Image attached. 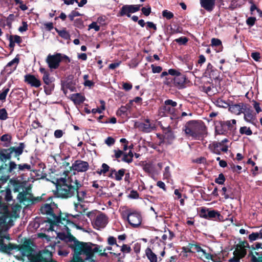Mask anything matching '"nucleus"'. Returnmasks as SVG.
<instances>
[{
	"label": "nucleus",
	"instance_id": "69168bd1",
	"mask_svg": "<svg viewBox=\"0 0 262 262\" xmlns=\"http://www.w3.org/2000/svg\"><path fill=\"white\" fill-rule=\"evenodd\" d=\"M194 162L198 163H204L205 162V159L204 157H200L193 160Z\"/></svg>",
	"mask_w": 262,
	"mask_h": 262
},
{
	"label": "nucleus",
	"instance_id": "39448f33",
	"mask_svg": "<svg viewBox=\"0 0 262 262\" xmlns=\"http://www.w3.org/2000/svg\"><path fill=\"white\" fill-rule=\"evenodd\" d=\"M186 76L181 73H178L173 79L167 78L164 83L166 84H169L173 80V83L177 87L182 88L186 82Z\"/></svg>",
	"mask_w": 262,
	"mask_h": 262
},
{
	"label": "nucleus",
	"instance_id": "4468645a",
	"mask_svg": "<svg viewBox=\"0 0 262 262\" xmlns=\"http://www.w3.org/2000/svg\"><path fill=\"white\" fill-rule=\"evenodd\" d=\"M244 110L243 103L233 104L229 106V111L236 115L243 113Z\"/></svg>",
	"mask_w": 262,
	"mask_h": 262
},
{
	"label": "nucleus",
	"instance_id": "864d4df0",
	"mask_svg": "<svg viewBox=\"0 0 262 262\" xmlns=\"http://www.w3.org/2000/svg\"><path fill=\"white\" fill-rule=\"evenodd\" d=\"M28 29V25L26 22H23V26L20 27L18 29V30L20 32H24L26 31Z\"/></svg>",
	"mask_w": 262,
	"mask_h": 262
},
{
	"label": "nucleus",
	"instance_id": "c9c22d12",
	"mask_svg": "<svg viewBox=\"0 0 262 262\" xmlns=\"http://www.w3.org/2000/svg\"><path fill=\"white\" fill-rule=\"evenodd\" d=\"M58 33L61 37L65 39H68L70 37L69 34L66 30H61Z\"/></svg>",
	"mask_w": 262,
	"mask_h": 262
},
{
	"label": "nucleus",
	"instance_id": "6e6d98bb",
	"mask_svg": "<svg viewBox=\"0 0 262 262\" xmlns=\"http://www.w3.org/2000/svg\"><path fill=\"white\" fill-rule=\"evenodd\" d=\"M115 157L116 158L118 159L123 155V152L121 150H115Z\"/></svg>",
	"mask_w": 262,
	"mask_h": 262
},
{
	"label": "nucleus",
	"instance_id": "aec40b11",
	"mask_svg": "<svg viewBox=\"0 0 262 262\" xmlns=\"http://www.w3.org/2000/svg\"><path fill=\"white\" fill-rule=\"evenodd\" d=\"M3 195L7 201H10L12 200L11 192L10 189H6L5 190L1 191Z\"/></svg>",
	"mask_w": 262,
	"mask_h": 262
},
{
	"label": "nucleus",
	"instance_id": "b1692460",
	"mask_svg": "<svg viewBox=\"0 0 262 262\" xmlns=\"http://www.w3.org/2000/svg\"><path fill=\"white\" fill-rule=\"evenodd\" d=\"M216 105L219 107L224 108H226L229 106V104L221 98H219L216 101Z\"/></svg>",
	"mask_w": 262,
	"mask_h": 262
},
{
	"label": "nucleus",
	"instance_id": "a18cd8bd",
	"mask_svg": "<svg viewBox=\"0 0 262 262\" xmlns=\"http://www.w3.org/2000/svg\"><path fill=\"white\" fill-rule=\"evenodd\" d=\"M142 12L145 16H148L151 12V9L150 7L145 8L143 7L141 9Z\"/></svg>",
	"mask_w": 262,
	"mask_h": 262
},
{
	"label": "nucleus",
	"instance_id": "49530a36",
	"mask_svg": "<svg viewBox=\"0 0 262 262\" xmlns=\"http://www.w3.org/2000/svg\"><path fill=\"white\" fill-rule=\"evenodd\" d=\"M8 166L7 164H3L0 166V173L4 174L6 173L7 169H8Z\"/></svg>",
	"mask_w": 262,
	"mask_h": 262
},
{
	"label": "nucleus",
	"instance_id": "1a4fd4ad",
	"mask_svg": "<svg viewBox=\"0 0 262 262\" xmlns=\"http://www.w3.org/2000/svg\"><path fill=\"white\" fill-rule=\"evenodd\" d=\"M139 129L145 133L150 132L155 128V125L150 122L148 119L145 120L144 123H141L138 126Z\"/></svg>",
	"mask_w": 262,
	"mask_h": 262
},
{
	"label": "nucleus",
	"instance_id": "3c124183",
	"mask_svg": "<svg viewBox=\"0 0 262 262\" xmlns=\"http://www.w3.org/2000/svg\"><path fill=\"white\" fill-rule=\"evenodd\" d=\"M90 29H94L95 31H98L100 30V27L98 26L95 22L92 23L89 25Z\"/></svg>",
	"mask_w": 262,
	"mask_h": 262
},
{
	"label": "nucleus",
	"instance_id": "f257e3e1",
	"mask_svg": "<svg viewBox=\"0 0 262 262\" xmlns=\"http://www.w3.org/2000/svg\"><path fill=\"white\" fill-rule=\"evenodd\" d=\"M81 187L74 175L67 178H60L57 180L56 183V195L57 197L68 198L75 194L76 189Z\"/></svg>",
	"mask_w": 262,
	"mask_h": 262
},
{
	"label": "nucleus",
	"instance_id": "6ab92c4d",
	"mask_svg": "<svg viewBox=\"0 0 262 262\" xmlns=\"http://www.w3.org/2000/svg\"><path fill=\"white\" fill-rule=\"evenodd\" d=\"M74 205L75 211L78 213L84 212L86 210L85 205L84 204H81L80 203H75Z\"/></svg>",
	"mask_w": 262,
	"mask_h": 262
},
{
	"label": "nucleus",
	"instance_id": "20e7f679",
	"mask_svg": "<svg viewBox=\"0 0 262 262\" xmlns=\"http://www.w3.org/2000/svg\"><path fill=\"white\" fill-rule=\"evenodd\" d=\"M17 198L19 200L20 204L24 205L25 207L34 204L40 200V198L39 197H33L32 194L28 190L19 192L18 194Z\"/></svg>",
	"mask_w": 262,
	"mask_h": 262
},
{
	"label": "nucleus",
	"instance_id": "09e8293b",
	"mask_svg": "<svg viewBox=\"0 0 262 262\" xmlns=\"http://www.w3.org/2000/svg\"><path fill=\"white\" fill-rule=\"evenodd\" d=\"M11 136L8 134H5L1 137V140L2 141H10Z\"/></svg>",
	"mask_w": 262,
	"mask_h": 262
},
{
	"label": "nucleus",
	"instance_id": "a878e982",
	"mask_svg": "<svg viewBox=\"0 0 262 262\" xmlns=\"http://www.w3.org/2000/svg\"><path fill=\"white\" fill-rule=\"evenodd\" d=\"M17 165L14 162H10L9 164V166L8 169H7L6 173H11L16 168Z\"/></svg>",
	"mask_w": 262,
	"mask_h": 262
},
{
	"label": "nucleus",
	"instance_id": "393cba45",
	"mask_svg": "<svg viewBox=\"0 0 262 262\" xmlns=\"http://www.w3.org/2000/svg\"><path fill=\"white\" fill-rule=\"evenodd\" d=\"M239 132L242 134H246L247 135H251L252 134V130L249 127L246 126L242 127Z\"/></svg>",
	"mask_w": 262,
	"mask_h": 262
},
{
	"label": "nucleus",
	"instance_id": "cd10ccee",
	"mask_svg": "<svg viewBox=\"0 0 262 262\" xmlns=\"http://www.w3.org/2000/svg\"><path fill=\"white\" fill-rule=\"evenodd\" d=\"M162 15L168 19H170L173 17V13L167 10H164L162 12Z\"/></svg>",
	"mask_w": 262,
	"mask_h": 262
},
{
	"label": "nucleus",
	"instance_id": "2eb2a0df",
	"mask_svg": "<svg viewBox=\"0 0 262 262\" xmlns=\"http://www.w3.org/2000/svg\"><path fill=\"white\" fill-rule=\"evenodd\" d=\"M163 110L164 111V112L167 114H169L170 115H172L170 117V119H173L174 118H177V117L174 115L175 112V108L174 107H172L170 106H168L167 105H165V106H163ZM167 119H169V118H167Z\"/></svg>",
	"mask_w": 262,
	"mask_h": 262
},
{
	"label": "nucleus",
	"instance_id": "58836bf2",
	"mask_svg": "<svg viewBox=\"0 0 262 262\" xmlns=\"http://www.w3.org/2000/svg\"><path fill=\"white\" fill-rule=\"evenodd\" d=\"M10 38L11 40L14 41V42H16L17 43H19L21 42V39L20 36L17 35L10 36Z\"/></svg>",
	"mask_w": 262,
	"mask_h": 262
},
{
	"label": "nucleus",
	"instance_id": "37998d69",
	"mask_svg": "<svg viewBox=\"0 0 262 262\" xmlns=\"http://www.w3.org/2000/svg\"><path fill=\"white\" fill-rule=\"evenodd\" d=\"M151 68H152V72L154 73H160L162 70V68L160 66H155L154 65L152 64Z\"/></svg>",
	"mask_w": 262,
	"mask_h": 262
},
{
	"label": "nucleus",
	"instance_id": "a211bd4d",
	"mask_svg": "<svg viewBox=\"0 0 262 262\" xmlns=\"http://www.w3.org/2000/svg\"><path fill=\"white\" fill-rule=\"evenodd\" d=\"M9 159H10V157L7 151V149L0 150V160L5 162L7 160Z\"/></svg>",
	"mask_w": 262,
	"mask_h": 262
},
{
	"label": "nucleus",
	"instance_id": "f03ea898",
	"mask_svg": "<svg viewBox=\"0 0 262 262\" xmlns=\"http://www.w3.org/2000/svg\"><path fill=\"white\" fill-rule=\"evenodd\" d=\"M206 127L201 121L192 120L187 122L183 130L187 137L199 139L205 133Z\"/></svg>",
	"mask_w": 262,
	"mask_h": 262
},
{
	"label": "nucleus",
	"instance_id": "052dcab7",
	"mask_svg": "<svg viewBox=\"0 0 262 262\" xmlns=\"http://www.w3.org/2000/svg\"><path fill=\"white\" fill-rule=\"evenodd\" d=\"M129 196L130 198L137 199L139 197V194L137 191L133 190L130 192Z\"/></svg>",
	"mask_w": 262,
	"mask_h": 262
},
{
	"label": "nucleus",
	"instance_id": "6e6552de",
	"mask_svg": "<svg viewBox=\"0 0 262 262\" xmlns=\"http://www.w3.org/2000/svg\"><path fill=\"white\" fill-rule=\"evenodd\" d=\"M24 148V143H20L18 147H11L7 149V151L10 155V158L12 156L18 157L23 153Z\"/></svg>",
	"mask_w": 262,
	"mask_h": 262
},
{
	"label": "nucleus",
	"instance_id": "680f3d73",
	"mask_svg": "<svg viewBox=\"0 0 262 262\" xmlns=\"http://www.w3.org/2000/svg\"><path fill=\"white\" fill-rule=\"evenodd\" d=\"M123 88L125 90L129 91L132 89V85L128 83H124L123 84Z\"/></svg>",
	"mask_w": 262,
	"mask_h": 262
},
{
	"label": "nucleus",
	"instance_id": "f8f14e48",
	"mask_svg": "<svg viewBox=\"0 0 262 262\" xmlns=\"http://www.w3.org/2000/svg\"><path fill=\"white\" fill-rule=\"evenodd\" d=\"M201 6L208 11L212 10L214 5L215 0H200Z\"/></svg>",
	"mask_w": 262,
	"mask_h": 262
},
{
	"label": "nucleus",
	"instance_id": "423d86ee",
	"mask_svg": "<svg viewBox=\"0 0 262 262\" xmlns=\"http://www.w3.org/2000/svg\"><path fill=\"white\" fill-rule=\"evenodd\" d=\"M140 5H124L121 9L120 13V15H127L128 17H130V13L136 12L140 10Z\"/></svg>",
	"mask_w": 262,
	"mask_h": 262
},
{
	"label": "nucleus",
	"instance_id": "5fc2aeb1",
	"mask_svg": "<svg viewBox=\"0 0 262 262\" xmlns=\"http://www.w3.org/2000/svg\"><path fill=\"white\" fill-rule=\"evenodd\" d=\"M115 142L114 139L112 137H108L105 141V143L108 146L112 145Z\"/></svg>",
	"mask_w": 262,
	"mask_h": 262
},
{
	"label": "nucleus",
	"instance_id": "5701e85b",
	"mask_svg": "<svg viewBox=\"0 0 262 262\" xmlns=\"http://www.w3.org/2000/svg\"><path fill=\"white\" fill-rule=\"evenodd\" d=\"M124 173L125 169H120L119 171L115 172V173L114 174L115 180L117 181L121 180Z\"/></svg>",
	"mask_w": 262,
	"mask_h": 262
},
{
	"label": "nucleus",
	"instance_id": "f704fd0d",
	"mask_svg": "<svg viewBox=\"0 0 262 262\" xmlns=\"http://www.w3.org/2000/svg\"><path fill=\"white\" fill-rule=\"evenodd\" d=\"M165 105L174 107L177 106V103L176 102L172 101V100H167L164 102Z\"/></svg>",
	"mask_w": 262,
	"mask_h": 262
},
{
	"label": "nucleus",
	"instance_id": "9d476101",
	"mask_svg": "<svg viewBox=\"0 0 262 262\" xmlns=\"http://www.w3.org/2000/svg\"><path fill=\"white\" fill-rule=\"evenodd\" d=\"M25 81L32 86L38 88L41 85L40 81L37 79L34 75H27L25 77Z\"/></svg>",
	"mask_w": 262,
	"mask_h": 262
},
{
	"label": "nucleus",
	"instance_id": "c756f323",
	"mask_svg": "<svg viewBox=\"0 0 262 262\" xmlns=\"http://www.w3.org/2000/svg\"><path fill=\"white\" fill-rule=\"evenodd\" d=\"M225 178L223 173H220L219 177L216 178L215 182L219 184H223L225 182Z\"/></svg>",
	"mask_w": 262,
	"mask_h": 262
},
{
	"label": "nucleus",
	"instance_id": "ddd939ff",
	"mask_svg": "<svg viewBox=\"0 0 262 262\" xmlns=\"http://www.w3.org/2000/svg\"><path fill=\"white\" fill-rule=\"evenodd\" d=\"M159 124L162 127V128L163 129L164 131V138L167 139L168 140H172L174 138V136L173 134L172 133L170 127L169 125H165L163 126L162 124V123L161 121L158 122Z\"/></svg>",
	"mask_w": 262,
	"mask_h": 262
},
{
	"label": "nucleus",
	"instance_id": "de8ad7c7",
	"mask_svg": "<svg viewBox=\"0 0 262 262\" xmlns=\"http://www.w3.org/2000/svg\"><path fill=\"white\" fill-rule=\"evenodd\" d=\"M0 213H9L7 209V207L3 204L0 203Z\"/></svg>",
	"mask_w": 262,
	"mask_h": 262
},
{
	"label": "nucleus",
	"instance_id": "c85d7f7f",
	"mask_svg": "<svg viewBox=\"0 0 262 262\" xmlns=\"http://www.w3.org/2000/svg\"><path fill=\"white\" fill-rule=\"evenodd\" d=\"M18 62H19V58L18 57H16L14 59H13L12 61H11L7 64V67H11L13 64H15L14 69H15L16 66L17 65Z\"/></svg>",
	"mask_w": 262,
	"mask_h": 262
},
{
	"label": "nucleus",
	"instance_id": "8fccbe9b",
	"mask_svg": "<svg viewBox=\"0 0 262 262\" xmlns=\"http://www.w3.org/2000/svg\"><path fill=\"white\" fill-rule=\"evenodd\" d=\"M211 43L213 46H219L221 45V41L216 38H212L211 40Z\"/></svg>",
	"mask_w": 262,
	"mask_h": 262
},
{
	"label": "nucleus",
	"instance_id": "412c9836",
	"mask_svg": "<svg viewBox=\"0 0 262 262\" xmlns=\"http://www.w3.org/2000/svg\"><path fill=\"white\" fill-rule=\"evenodd\" d=\"M41 213H53V210L51 206L49 204H46L40 208Z\"/></svg>",
	"mask_w": 262,
	"mask_h": 262
},
{
	"label": "nucleus",
	"instance_id": "ea45409f",
	"mask_svg": "<svg viewBox=\"0 0 262 262\" xmlns=\"http://www.w3.org/2000/svg\"><path fill=\"white\" fill-rule=\"evenodd\" d=\"M42 79H43V82L46 84H49L51 82V81L49 78V73L43 75V76L42 77Z\"/></svg>",
	"mask_w": 262,
	"mask_h": 262
},
{
	"label": "nucleus",
	"instance_id": "7c9ffc66",
	"mask_svg": "<svg viewBox=\"0 0 262 262\" xmlns=\"http://www.w3.org/2000/svg\"><path fill=\"white\" fill-rule=\"evenodd\" d=\"M236 124V120L234 119L231 121H227L225 122V124L228 126L229 129L230 130L234 128V125Z\"/></svg>",
	"mask_w": 262,
	"mask_h": 262
},
{
	"label": "nucleus",
	"instance_id": "13d9d810",
	"mask_svg": "<svg viewBox=\"0 0 262 262\" xmlns=\"http://www.w3.org/2000/svg\"><path fill=\"white\" fill-rule=\"evenodd\" d=\"M63 132L61 130H56L54 132V136L56 138H59L62 136Z\"/></svg>",
	"mask_w": 262,
	"mask_h": 262
},
{
	"label": "nucleus",
	"instance_id": "603ef678",
	"mask_svg": "<svg viewBox=\"0 0 262 262\" xmlns=\"http://www.w3.org/2000/svg\"><path fill=\"white\" fill-rule=\"evenodd\" d=\"M122 161L127 163H130L132 161V159L129 158L128 156L126 154L123 152Z\"/></svg>",
	"mask_w": 262,
	"mask_h": 262
},
{
	"label": "nucleus",
	"instance_id": "473e14b6",
	"mask_svg": "<svg viewBox=\"0 0 262 262\" xmlns=\"http://www.w3.org/2000/svg\"><path fill=\"white\" fill-rule=\"evenodd\" d=\"M201 213H218L214 210L210 209L206 207H202L200 208Z\"/></svg>",
	"mask_w": 262,
	"mask_h": 262
},
{
	"label": "nucleus",
	"instance_id": "bb28decb",
	"mask_svg": "<svg viewBox=\"0 0 262 262\" xmlns=\"http://www.w3.org/2000/svg\"><path fill=\"white\" fill-rule=\"evenodd\" d=\"M8 118V114L5 108L0 110V119L2 120H6Z\"/></svg>",
	"mask_w": 262,
	"mask_h": 262
},
{
	"label": "nucleus",
	"instance_id": "e2e57ef3",
	"mask_svg": "<svg viewBox=\"0 0 262 262\" xmlns=\"http://www.w3.org/2000/svg\"><path fill=\"white\" fill-rule=\"evenodd\" d=\"M21 208V206L20 205L16 204L14 206H13L12 209L13 210V212L14 213H16L17 211H20V209Z\"/></svg>",
	"mask_w": 262,
	"mask_h": 262
},
{
	"label": "nucleus",
	"instance_id": "bf43d9fd",
	"mask_svg": "<svg viewBox=\"0 0 262 262\" xmlns=\"http://www.w3.org/2000/svg\"><path fill=\"white\" fill-rule=\"evenodd\" d=\"M251 57L256 61H258L260 58V54L258 52H254L251 54Z\"/></svg>",
	"mask_w": 262,
	"mask_h": 262
},
{
	"label": "nucleus",
	"instance_id": "4c0bfd02",
	"mask_svg": "<svg viewBox=\"0 0 262 262\" xmlns=\"http://www.w3.org/2000/svg\"><path fill=\"white\" fill-rule=\"evenodd\" d=\"M175 41L181 45H184L187 42L188 39L186 37H180L175 39Z\"/></svg>",
	"mask_w": 262,
	"mask_h": 262
},
{
	"label": "nucleus",
	"instance_id": "774afa93",
	"mask_svg": "<svg viewBox=\"0 0 262 262\" xmlns=\"http://www.w3.org/2000/svg\"><path fill=\"white\" fill-rule=\"evenodd\" d=\"M168 73L171 75L176 76V75L179 73L176 70L171 69L168 70Z\"/></svg>",
	"mask_w": 262,
	"mask_h": 262
},
{
	"label": "nucleus",
	"instance_id": "338daca9",
	"mask_svg": "<svg viewBox=\"0 0 262 262\" xmlns=\"http://www.w3.org/2000/svg\"><path fill=\"white\" fill-rule=\"evenodd\" d=\"M120 65V62L113 63L109 65V68L110 69H114Z\"/></svg>",
	"mask_w": 262,
	"mask_h": 262
},
{
	"label": "nucleus",
	"instance_id": "9b49d317",
	"mask_svg": "<svg viewBox=\"0 0 262 262\" xmlns=\"http://www.w3.org/2000/svg\"><path fill=\"white\" fill-rule=\"evenodd\" d=\"M213 146V151L216 154H220L221 151L226 152L228 150L227 146L224 145L222 142H214Z\"/></svg>",
	"mask_w": 262,
	"mask_h": 262
},
{
	"label": "nucleus",
	"instance_id": "4d7b16f0",
	"mask_svg": "<svg viewBox=\"0 0 262 262\" xmlns=\"http://www.w3.org/2000/svg\"><path fill=\"white\" fill-rule=\"evenodd\" d=\"M109 168L110 167L106 164L103 163L102 165L101 172H103V173H106L109 170Z\"/></svg>",
	"mask_w": 262,
	"mask_h": 262
},
{
	"label": "nucleus",
	"instance_id": "72a5a7b5",
	"mask_svg": "<svg viewBox=\"0 0 262 262\" xmlns=\"http://www.w3.org/2000/svg\"><path fill=\"white\" fill-rule=\"evenodd\" d=\"M9 91V88L5 89L3 90V92L0 94V100H4L6 99V96Z\"/></svg>",
	"mask_w": 262,
	"mask_h": 262
},
{
	"label": "nucleus",
	"instance_id": "0eeeda50",
	"mask_svg": "<svg viewBox=\"0 0 262 262\" xmlns=\"http://www.w3.org/2000/svg\"><path fill=\"white\" fill-rule=\"evenodd\" d=\"M89 168V164L87 162L82 160H76L72 164V168L73 170L78 172H85Z\"/></svg>",
	"mask_w": 262,
	"mask_h": 262
},
{
	"label": "nucleus",
	"instance_id": "79ce46f5",
	"mask_svg": "<svg viewBox=\"0 0 262 262\" xmlns=\"http://www.w3.org/2000/svg\"><path fill=\"white\" fill-rule=\"evenodd\" d=\"M236 0H232L229 6V8L231 10H233L237 8L238 6V4Z\"/></svg>",
	"mask_w": 262,
	"mask_h": 262
},
{
	"label": "nucleus",
	"instance_id": "0e129e2a",
	"mask_svg": "<svg viewBox=\"0 0 262 262\" xmlns=\"http://www.w3.org/2000/svg\"><path fill=\"white\" fill-rule=\"evenodd\" d=\"M253 105H254V107L255 109V110L257 113H258L261 111V110L260 107H259V105L258 103H257L256 102H254Z\"/></svg>",
	"mask_w": 262,
	"mask_h": 262
},
{
	"label": "nucleus",
	"instance_id": "dca6fc26",
	"mask_svg": "<svg viewBox=\"0 0 262 262\" xmlns=\"http://www.w3.org/2000/svg\"><path fill=\"white\" fill-rule=\"evenodd\" d=\"M72 99L75 103L80 104L83 102L84 98L81 94L76 93L72 95Z\"/></svg>",
	"mask_w": 262,
	"mask_h": 262
},
{
	"label": "nucleus",
	"instance_id": "c03bdc74",
	"mask_svg": "<svg viewBox=\"0 0 262 262\" xmlns=\"http://www.w3.org/2000/svg\"><path fill=\"white\" fill-rule=\"evenodd\" d=\"M255 21H256V18L255 17H251L248 18L247 19L246 22L248 25H249L250 26H252L255 24Z\"/></svg>",
	"mask_w": 262,
	"mask_h": 262
},
{
	"label": "nucleus",
	"instance_id": "e433bc0d",
	"mask_svg": "<svg viewBox=\"0 0 262 262\" xmlns=\"http://www.w3.org/2000/svg\"><path fill=\"white\" fill-rule=\"evenodd\" d=\"M18 168L19 171L24 170L25 169L30 170L31 169V166L27 164H24L23 165H18Z\"/></svg>",
	"mask_w": 262,
	"mask_h": 262
},
{
	"label": "nucleus",
	"instance_id": "2f4dec72",
	"mask_svg": "<svg viewBox=\"0 0 262 262\" xmlns=\"http://www.w3.org/2000/svg\"><path fill=\"white\" fill-rule=\"evenodd\" d=\"M128 108L126 106H122L119 110L117 111V114L119 116H121L126 113Z\"/></svg>",
	"mask_w": 262,
	"mask_h": 262
},
{
	"label": "nucleus",
	"instance_id": "7ed1b4c3",
	"mask_svg": "<svg viewBox=\"0 0 262 262\" xmlns=\"http://www.w3.org/2000/svg\"><path fill=\"white\" fill-rule=\"evenodd\" d=\"M62 59H65L66 62H69L70 61L68 56L66 55L62 56L60 53H57L53 55H48L46 61L51 69H56L59 67V63Z\"/></svg>",
	"mask_w": 262,
	"mask_h": 262
},
{
	"label": "nucleus",
	"instance_id": "f3484780",
	"mask_svg": "<svg viewBox=\"0 0 262 262\" xmlns=\"http://www.w3.org/2000/svg\"><path fill=\"white\" fill-rule=\"evenodd\" d=\"M79 189H76V191H75V194H77V197L78 200L80 202H82L85 198V195L86 194V191L83 190H79Z\"/></svg>",
	"mask_w": 262,
	"mask_h": 262
},
{
	"label": "nucleus",
	"instance_id": "4be33fe9",
	"mask_svg": "<svg viewBox=\"0 0 262 262\" xmlns=\"http://www.w3.org/2000/svg\"><path fill=\"white\" fill-rule=\"evenodd\" d=\"M245 110V112L243 113H244L245 116V119L247 121H251L253 118V115L252 114V111L249 109L247 110Z\"/></svg>",
	"mask_w": 262,
	"mask_h": 262
},
{
	"label": "nucleus",
	"instance_id": "a19ab883",
	"mask_svg": "<svg viewBox=\"0 0 262 262\" xmlns=\"http://www.w3.org/2000/svg\"><path fill=\"white\" fill-rule=\"evenodd\" d=\"M80 14L77 11H72L70 14L69 15V18L72 21L74 19V18L76 16H80Z\"/></svg>",
	"mask_w": 262,
	"mask_h": 262
}]
</instances>
